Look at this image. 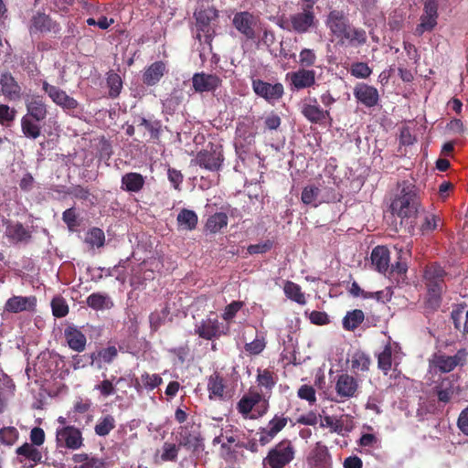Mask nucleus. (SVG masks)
<instances>
[{
    "label": "nucleus",
    "mask_w": 468,
    "mask_h": 468,
    "mask_svg": "<svg viewBox=\"0 0 468 468\" xmlns=\"http://www.w3.org/2000/svg\"><path fill=\"white\" fill-rule=\"evenodd\" d=\"M222 80L216 74L197 72L192 77V85L196 92H210L221 86Z\"/></svg>",
    "instance_id": "nucleus-19"
},
{
    "label": "nucleus",
    "mask_w": 468,
    "mask_h": 468,
    "mask_svg": "<svg viewBox=\"0 0 468 468\" xmlns=\"http://www.w3.org/2000/svg\"><path fill=\"white\" fill-rule=\"evenodd\" d=\"M266 347V341L264 337H256L253 341L246 343L244 349L247 353L252 356L260 355Z\"/></svg>",
    "instance_id": "nucleus-56"
},
{
    "label": "nucleus",
    "mask_w": 468,
    "mask_h": 468,
    "mask_svg": "<svg viewBox=\"0 0 468 468\" xmlns=\"http://www.w3.org/2000/svg\"><path fill=\"white\" fill-rule=\"evenodd\" d=\"M292 91L301 90L313 87L315 84V71L308 69H299L296 71L288 72L285 76Z\"/></svg>",
    "instance_id": "nucleus-13"
},
{
    "label": "nucleus",
    "mask_w": 468,
    "mask_h": 468,
    "mask_svg": "<svg viewBox=\"0 0 468 468\" xmlns=\"http://www.w3.org/2000/svg\"><path fill=\"white\" fill-rule=\"evenodd\" d=\"M31 23V30L40 32L42 34H50L56 37L61 31L59 24L44 13H37L35 15L32 17Z\"/></svg>",
    "instance_id": "nucleus-23"
},
{
    "label": "nucleus",
    "mask_w": 468,
    "mask_h": 468,
    "mask_svg": "<svg viewBox=\"0 0 468 468\" xmlns=\"http://www.w3.org/2000/svg\"><path fill=\"white\" fill-rule=\"evenodd\" d=\"M447 272L438 263H431L426 266L424 270V280L427 288L446 290L445 277Z\"/></svg>",
    "instance_id": "nucleus-21"
},
{
    "label": "nucleus",
    "mask_w": 468,
    "mask_h": 468,
    "mask_svg": "<svg viewBox=\"0 0 468 468\" xmlns=\"http://www.w3.org/2000/svg\"><path fill=\"white\" fill-rule=\"evenodd\" d=\"M26 116L45 122L48 112V106L41 95L33 94L27 98L26 101Z\"/></svg>",
    "instance_id": "nucleus-24"
},
{
    "label": "nucleus",
    "mask_w": 468,
    "mask_h": 468,
    "mask_svg": "<svg viewBox=\"0 0 468 468\" xmlns=\"http://www.w3.org/2000/svg\"><path fill=\"white\" fill-rule=\"evenodd\" d=\"M140 125L144 126L151 134V138L158 140L162 131V122L159 120L150 121L142 117Z\"/></svg>",
    "instance_id": "nucleus-49"
},
{
    "label": "nucleus",
    "mask_w": 468,
    "mask_h": 468,
    "mask_svg": "<svg viewBox=\"0 0 468 468\" xmlns=\"http://www.w3.org/2000/svg\"><path fill=\"white\" fill-rule=\"evenodd\" d=\"M95 389L100 391V394L104 397H110L116 391L115 386L112 380L104 379L95 386Z\"/></svg>",
    "instance_id": "nucleus-63"
},
{
    "label": "nucleus",
    "mask_w": 468,
    "mask_h": 468,
    "mask_svg": "<svg viewBox=\"0 0 468 468\" xmlns=\"http://www.w3.org/2000/svg\"><path fill=\"white\" fill-rule=\"evenodd\" d=\"M176 221L179 229L192 231L197 227L198 217L194 210L182 208L176 217Z\"/></svg>",
    "instance_id": "nucleus-34"
},
{
    "label": "nucleus",
    "mask_w": 468,
    "mask_h": 468,
    "mask_svg": "<svg viewBox=\"0 0 468 468\" xmlns=\"http://www.w3.org/2000/svg\"><path fill=\"white\" fill-rule=\"evenodd\" d=\"M371 263L375 270L386 274L389 270V250L385 246H377L371 252Z\"/></svg>",
    "instance_id": "nucleus-29"
},
{
    "label": "nucleus",
    "mask_w": 468,
    "mask_h": 468,
    "mask_svg": "<svg viewBox=\"0 0 468 468\" xmlns=\"http://www.w3.org/2000/svg\"><path fill=\"white\" fill-rule=\"evenodd\" d=\"M393 214L402 219L415 218L420 207V197L417 186L408 181L399 184V193L391 202Z\"/></svg>",
    "instance_id": "nucleus-2"
},
{
    "label": "nucleus",
    "mask_w": 468,
    "mask_h": 468,
    "mask_svg": "<svg viewBox=\"0 0 468 468\" xmlns=\"http://www.w3.org/2000/svg\"><path fill=\"white\" fill-rule=\"evenodd\" d=\"M141 381L144 383V389L154 390L163 383L162 378L158 374H149L144 372L141 375Z\"/></svg>",
    "instance_id": "nucleus-53"
},
{
    "label": "nucleus",
    "mask_w": 468,
    "mask_h": 468,
    "mask_svg": "<svg viewBox=\"0 0 468 468\" xmlns=\"http://www.w3.org/2000/svg\"><path fill=\"white\" fill-rule=\"evenodd\" d=\"M106 82L109 88V96L111 98L118 97L122 88V81L121 77L117 73L110 71L108 73Z\"/></svg>",
    "instance_id": "nucleus-46"
},
{
    "label": "nucleus",
    "mask_w": 468,
    "mask_h": 468,
    "mask_svg": "<svg viewBox=\"0 0 468 468\" xmlns=\"http://www.w3.org/2000/svg\"><path fill=\"white\" fill-rule=\"evenodd\" d=\"M86 303L93 310H102L112 306V303L106 294L93 292L88 296Z\"/></svg>",
    "instance_id": "nucleus-44"
},
{
    "label": "nucleus",
    "mask_w": 468,
    "mask_h": 468,
    "mask_svg": "<svg viewBox=\"0 0 468 468\" xmlns=\"http://www.w3.org/2000/svg\"><path fill=\"white\" fill-rule=\"evenodd\" d=\"M180 446L178 444L165 441L162 447L161 460L163 462H176Z\"/></svg>",
    "instance_id": "nucleus-47"
},
{
    "label": "nucleus",
    "mask_w": 468,
    "mask_h": 468,
    "mask_svg": "<svg viewBox=\"0 0 468 468\" xmlns=\"http://www.w3.org/2000/svg\"><path fill=\"white\" fill-rule=\"evenodd\" d=\"M0 93L9 101H19L22 97V87L9 70H0Z\"/></svg>",
    "instance_id": "nucleus-14"
},
{
    "label": "nucleus",
    "mask_w": 468,
    "mask_h": 468,
    "mask_svg": "<svg viewBox=\"0 0 468 468\" xmlns=\"http://www.w3.org/2000/svg\"><path fill=\"white\" fill-rule=\"evenodd\" d=\"M243 303L240 301H233L225 307L224 313L222 314L223 320L230 322L237 314V313L242 308Z\"/></svg>",
    "instance_id": "nucleus-60"
},
{
    "label": "nucleus",
    "mask_w": 468,
    "mask_h": 468,
    "mask_svg": "<svg viewBox=\"0 0 468 468\" xmlns=\"http://www.w3.org/2000/svg\"><path fill=\"white\" fill-rule=\"evenodd\" d=\"M252 90L256 95L270 103L279 101L284 94L283 85L280 82L271 84L260 79L252 80Z\"/></svg>",
    "instance_id": "nucleus-12"
},
{
    "label": "nucleus",
    "mask_w": 468,
    "mask_h": 468,
    "mask_svg": "<svg viewBox=\"0 0 468 468\" xmlns=\"http://www.w3.org/2000/svg\"><path fill=\"white\" fill-rule=\"evenodd\" d=\"M41 122L24 115L21 118V131L24 136L33 140L38 138L41 135Z\"/></svg>",
    "instance_id": "nucleus-37"
},
{
    "label": "nucleus",
    "mask_w": 468,
    "mask_h": 468,
    "mask_svg": "<svg viewBox=\"0 0 468 468\" xmlns=\"http://www.w3.org/2000/svg\"><path fill=\"white\" fill-rule=\"evenodd\" d=\"M66 341L74 351L82 352L86 347L87 338L76 326L69 325L64 331Z\"/></svg>",
    "instance_id": "nucleus-30"
},
{
    "label": "nucleus",
    "mask_w": 468,
    "mask_h": 468,
    "mask_svg": "<svg viewBox=\"0 0 468 468\" xmlns=\"http://www.w3.org/2000/svg\"><path fill=\"white\" fill-rule=\"evenodd\" d=\"M194 17L198 31L197 38L201 40L202 33L204 41L211 45L216 35L215 27L212 26V23L218 18V11L215 7L201 8L194 13Z\"/></svg>",
    "instance_id": "nucleus-4"
},
{
    "label": "nucleus",
    "mask_w": 468,
    "mask_h": 468,
    "mask_svg": "<svg viewBox=\"0 0 468 468\" xmlns=\"http://www.w3.org/2000/svg\"><path fill=\"white\" fill-rule=\"evenodd\" d=\"M317 57L314 49L304 48L299 54V64L305 68L314 66Z\"/></svg>",
    "instance_id": "nucleus-55"
},
{
    "label": "nucleus",
    "mask_w": 468,
    "mask_h": 468,
    "mask_svg": "<svg viewBox=\"0 0 468 468\" xmlns=\"http://www.w3.org/2000/svg\"><path fill=\"white\" fill-rule=\"evenodd\" d=\"M325 26L333 37L341 46L357 48L367 41V32L364 28L353 26L343 10H331L325 20Z\"/></svg>",
    "instance_id": "nucleus-1"
},
{
    "label": "nucleus",
    "mask_w": 468,
    "mask_h": 468,
    "mask_svg": "<svg viewBox=\"0 0 468 468\" xmlns=\"http://www.w3.org/2000/svg\"><path fill=\"white\" fill-rule=\"evenodd\" d=\"M195 334L204 340L218 339L227 334L224 326L218 321V317H207L202 319L195 325Z\"/></svg>",
    "instance_id": "nucleus-10"
},
{
    "label": "nucleus",
    "mask_w": 468,
    "mask_h": 468,
    "mask_svg": "<svg viewBox=\"0 0 468 468\" xmlns=\"http://www.w3.org/2000/svg\"><path fill=\"white\" fill-rule=\"evenodd\" d=\"M297 12L291 14V25L293 33L303 35L315 29L319 20L316 16L315 5L296 0Z\"/></svg>",
    "instance_id": "nucleus-3"
},
{
    "label": "nucleus",
    "mask_w": 468,
    "mask_h": 468,
    "mask_svg": "<svg viewBox=\"0 0 468 468\" xmlns=\"http://www.w3.org/2000/svg\"><path fill=\"white\" fill-rule=\"evenodd\" d=\"M105 241V235L102 229L92 228L87 233L86 242L98 248L102 247Z\"/></svg>",
    "instance_id": "nucleus-50"
},
{
    "label": "nucleus",
    "mask_w": 468,
    "mask_h": 468,
    "mask_svg": "<svg viewBox=\"0 0 468 468\" xmlns=\"http://www.w3.org/2000/svg\"><path fill=\"white\" fill-rule=\"evenodd\" d=\"M42 90L56 105L61 107L63 110H75L79 106L77 100L68 95L65 90L49 84L46 80L42 83Z\"/></svg>",
    "instance_id": "nucleus-15"
},
{
    "label": "nucleus",
    "mask_w": 468,
    "mask_h": 468,
    "mask_svg": "<svg viewBox=\"0 0 468 468\" xmlns=\"http://www.w3.org/2000/svg\"><path fill=\"white\" fill-rule=\"evenodd\" d=\"M16 463L24 468H33L42 462V452L33 444L24 442L16 449Z\"/></svg>",
    "instance_id": "nucleus-16"
},
{
    "label": "nucleus",
    "mask_w": 468,
    "mask_h": 468,
    "mask_svg": "<svg viewBox=\"0 0 468 468\" xmlns=\"http://www.w3.org/2000/svg\"><path fill=\"white\" fill-rule=\"evenodd\" d=\"M225 381L219 373L214 372L207 379V391L209 399L225 398Z\"/></svg>",
    "instance_id": "nucleus-33"
},
{
    "label": "nucleus",
    "mask_w": 468,
    "mask_h": 468,
    "mask_svg": "<svg viewBox=\"0 0 468 468\" xmlns=\"http://www.w3.org/2000/svg\"><path fill=\"white\" fill-rule=\"evenodd\" d=\"M309 468H333L332 457L326 445L317 441L306 457Z\"/></svg>",
    "instance_id": "nucleus-17"
},
{
    "label": "nucleus",
    "mask_w": 468,
    "mask_h": 468,
    "mask_svg": "<svg viewBox=\"0 0 468 468\" xmlns=\"http://www.w3.org/2000/svg\"><path fill=\"white\" fill-rule=\"evenodd\" d=\"M5 225V237L13 243H27L32 236L31 232L27 229L22 223L13 222L9 219L4 221Z\"/></svg>",
    "instance_id": "nucleus-25"
},
{
    "label": "nucleus",
    "mask_w": 468,
    "mask_h": 468,
    "mask_svg": "<svg viewBox=\"0 0 468 468\" xmlns=\"http://www.w3.org/2000/svg\"><path fill=\"white\" fill-rule=\"evenodd\" d=\"M36 303L37 298L35 296H13L5 302V311L16 314L27 310H33Z\"/></svg>",
    "instance_id": "nucleus-28"
},
{
    "label": "nucleus",
    "mask_w": 468,
    "mask_h": 468,
    "mask_svg": "<svg viewBox=\"0 0 468 468\" xmlns=\"http://www.w3.org/2000/svg\"><path fill=\"white\" fill-rule=\"evenodd\" d=\"M294 453L292 441L284 439L269 451L263 463L270 468H283L294 459Z\"/></svg>",
    "instance_id": "nucleus-6"
},
{
    "label": "nucleus",
    "mask_w": 468,
    "mask_h": 468,
    "mask_svg": "<svg viewBox=\"0 0 468 468\" xmlns=\"http://www.w3.org/2000/svg\"><path fill=\"white\" fill-rule=\"evenodd\" d=\"M436 25H437L436 18H434L432 16H425L422 14L420 16V23L417 26V27L415 29V35L420 37L425 31H431L435 27Z\"/></svg>",
    "instance_id": "nucleus-54"
},
{
    "label": "nucleus",
    "mask_w": 468,
    "mask_h": 468,
    "mask_svg": "<svg viewBox=\"0 0 468 468\" xmlns=\"http://www.w3.org/2000/svg\"><path fill=\"white\" fill-rule=\"evenodd\" d=\"M364 320V312L360 309H354L346 314L342 320V325L345 330L354 332Z\"/></svg>",
    "instance_id": "nucleus-39"
},
{
    "label": "nucleus",
    "mask_w": 468,
    "mask_h": 468,
    "mask_svg": "<svg viewBox=\"0 0 468 468\" xmlns=\"http://www.w3.org/2000/svg\"><path fill=\"white\" fill-rule=\"evenodd\" d=\"M116 426L115 419L112 415L107 414L100 418L94 427V431L98 436H107Z\"/></svg>",
    "instance_id": "nucleus-43"
},
{
    "label": "nucleus",
    "mask_w": 468,
    "mask_h": 468,
    "mask_svg": "<svg viewBox=\"0 0 468 468\" xmlns=\"http://www.w3.org/2000/svg\"><path fill=\"white\" fill-rule=\"evenodd\" d=\"M448 384V387H444V383L441 382L440 385H436L434 387V392L437 395L439 402L447 404L451 401L454 394V390L452 384L451 382Z\"/></svg>",
    "instance_id": "nucleus-48"
},
{
    "label": "nucleus",
    "mask_w": 468,
    "mask_h": 468,
    "mask_svg": "<svg viewBox=\"0 0 468 468\" xmlns=\"http://www.w3.org/2000/svg\"><path fill=\"white\" fill-rule=\"evenodd\" d=\"M288 418L279 415H275L267 425V429L272 432L275 436L282 431L287 425Z\"/></svg>",
    "instance_id": "nucleus-57"
},
{
    "label": "nucleus",
    "mask_w": 468,
    "mask_h": 468,
    "mask_svg": "<svg viewBox=\"0 0 468 468\" xmlns=\"http://www.w3.org/2000/svg\"><path fill=\"white\" fill-rule=\"evenodd\" d=\"M30 442L29 444H33L35 447H39L44 444L46 434L42 428L34 427L29 433Z\"/></svg>",
    "instance_id": "nucleus-61"
},
{
    "label": "nucleus",
    "mask_w": 468,
    "mask_h": 468,
    "mask_svg": "<svg viewBox=\"0 0 468 468\" xmlns=\"http://www.w3.org/2000/svg\"><path fill=\"white\" fill-rule=\"evenodd\" d=\"M357 388L358 383L354 377L348 374H342L338 377L335 390L339 397L347 399L353 398L356 396Z\"/></svg>",
    "instance_id": "nucleus-27"
},
{
    "label": "nucleus",
    "mask_w": 468,
    "mask_h": 468,
    "mask_svg": "<svg viewBox=\"0 0 468 468\" xmlns=\"http://www.w3.org/2000/svg\"><path fill=\"white\" fill-rule=\"evenodd\" d=\"M258 22V16L249 11L237 12L232 19L233 27L248 40H254L256 38L255 27Z\"/></svg>",
    "instance_id": "nucleus-9"
},
{
    "label": "nucleus",
    "mask_w": 468,
    "mask_h": 468,
    "mask_svg": "<svg viewBox=\"0 0 468 468\" xmlns=\"http://www.w3.org/2000/svg\"><path fill=\"white\" fill-rule=\"evenodd\" d=\"M446 290L427 288V295L424 302V308L426 312L434 313L441 305L442 293Z\"/></svg>",
    "instance_id": "nucleus-38"
},
{
    "label": "nucleus",
    "mask_w": 468,
    "mask_h": 468,
    "mask_svg": "<svg viewBox=\"0 0 468 468\" xmlns=\"http://www.w3.org/2000/svg\"><path fill=\"white\" fill-rule=\"evenodd\" d=\"M19 438V431L16 427L6 426L0 429V442L5 445L11 447L13 446Z\"/></svg>",
    "instance_id": "nucleus-45"
},
{
    "label": "nucleus",
    "mask_w": 468,
    "mask_h": 468,
    "mask_svg": "<svg viewBox=\"0 0 468 468\" xmlns=\"http://www.w3.org/2000/svg\"><path fill=\"white\" fill-rule=\"evenodd\" d=\"M272 241L270 239H267L263 242L258 243V244H251L247 248V250L250 254H261L265 253L271 250L272 248Z\"/></svg>",
    "instance_id": "nucleus-64"
},
{
    "label": "nucleus",
    "mask_w": 468,
    "mask_h": 468,
    "mask_svg": "<svg viewBox=\"0 0 468 468\" xmlns=\"http://www.w3.org/2000/svg\"><path fill=\"white\" fill-rule=\"evenodd\" d=\"M371 360L369 356L364 353H356L352 359V367L361 371H367L369 369Z\"/></svg>",
    "instance_id": "nucleus-58"
},
{
    "label": "nucleus",
    "mask_w": 468,
    "mask_h": 468,
    "mask_svg": "<svg viewBox=\"0 0 468 468\" xmlns=\"http://www.w3.org/2000/svg\"><path fill=\"white\" fill-rule=\"evenodd\" d=\"M350 74L357 79H367L371 73V68L366 62H355L349 69Z\"/></svg>",
    "instance_id": "nucleus-51"
},
{
    "label": "nucleus",
    "mask_w": 468,
    "mask_h": 468,
    "mask_svg": "<svg viewBox=\"0 0 468 468\" xmlns=\"http://www.w3.org/2000/svg\"><path fill=\"white\" fill-rule=\"evenodd\" d=\"M298 397L313 404L316 401L315 389L310 385H302L298 389Z\"/></svg>",
    "instance_id": "nucleus-62"
},
{
    "label": "nucleus",
    "mask_w": 468,
    "mask_h": 468,
    "mask_svg": "<svg viewBox=\"0 0 468 468\" xmlns=\"http://www.w3.org/2000/svg\"><path fill=\"white\" fill-rule=\"evenodd\" d=\"M56 443L58 448L78 450L83 445L82 433L72 425L59 427L56 431Z\"/></svg>",
    "instance_id": "nucleus-8"
},
{
    "label": "nucleus",
    "mask_w": 468,
    "mask_h": 468,
    "mask_svg": "<svg viewBox=\"0 0 468 468\" xmlns=\"http://www.w3.org/2000/svg\"><path fill=\"white\" fill-rule=\"evenodd\" d=\"M229 218L224 212H216L210 215L205 224V229L212 234L220 232L228 226Z\"/></svg>",
    "instance_id": "nucleus-36"
},
{
    "label": "nucleus",
    "mask_w": 468,
    "mask_h": 468,
    "mask_svg": "<svg viewBox=\"0 0 468 468\" xmlns=\"http://www.w3.org/2000/svg\"><path fill=\"white\" fill-rule=\"evenodd\" d=\"M400 351V346L398 343H391L388 341L383 350L377 356L378 358V368L388 376L393 367L394 378H397L400 374V370L398 369L400 361L398 357V354Z\"/></svg>",
    "instance_id": "nucleus-7"
},
{
    "label": "nucleus",
    "mask_w": 468,
    "mask_h": 468,
    "mask_svg": "<svg viewBox=\"0 0 468 468\" xmlns=\"http://www.w3.org/2000/svg\"><path fill=\"white\" fill-rule=\"evenodd\" d=\"M52 314L57 318H62L69 314V306L62 297H55L51 301Z\"/></svg>",
    "instance_id": "nucleus-52"
},
{
    "label": "nucleus",
    "mask_w": 468,
    "mask_h": 468,
    "mask_svg": "<svg viewBox=\"0 0 468 468\" xmlns=\"http://www.w3.org/2000/svg\"><path fill=\"white\" fill-rule=\"evenodd\" d=\"M16 110L11 109L6 104H0V124L3 126H9L15 120Z\"/></svg>",
    "instance_id": "nucleus-59"
},
{
    "label": "nucleus",
    "mask_w": 468,
    "mask_h": 468,
    "mask_svg": "<svg viewBox=\"0 0 468 468\" xmlns=\"http://www.w3.org/2000/svg\"><path fill=\"white\" fill-rule=\"evenodd\" d=\"M301 112L312 123H323L330 117V112L322 109L315 98L310 99L309 103H304Z\"/></svg>",
    "instance_id": "nucleus-26"
},
{
    "label": "nucleus",
    "mask_w": 468,
    "mask_h": 468,
    "mask_svg": "<svg viewBox=\"0 0 468 468\" xmlns=\"http://www.w3.org/2000/svg\"><path fill=\"white\" fill-rule=\"evenodd\" d=\"M284 293L290 300L304 305L306 303L304 293L302 292L301 286L293 282L287 281L283 287Z\"/></svg>",
    "instance_id": "nucleus-41"
},
{
    "label": "nucleus",
    "mask_w": 468,
    "mask_h": 468,
    "mask_svg": "<svg viewBox=\"0 0 468 468\" xmlns=\"http://www.w3.org/2000/svg\"><path fill=\"white\" fill-rule=\"evenodd\" d=\"M195 161L202 168L218 171L221 168L224 161L222 150L210 144L209 149L207 148L197 153Z\"/></svg>",
    "instance_id": "nucleus-11"
},
{
    "label": "nucleus",
    "mask_w": 468,
    "mask_h": 468,
    "mask_svg": "<svg viewBox=\"0 0 468 468\" xmlns=\"http://www.w3.org/2000/svg\"><path fill=\"white\" fill-rule=\"evenodd\" d=\"M467 358L468 351L465 348L459 349L453 356L435 353L430 359V366L434 367L436 373L445 374L453 371L457 367H464Z\"/></svg>",
    "instance_id": "nucleus-5"
},
{
    "label": "nucleus",
    "mask_w": 468,
    "mask_h": 468,
    "mask_svg": "<svg viewBox=\"0 0 468 468\" xmlns=\"http://www.w3.org/2000/svg\"><path fill=\"white\" fill-rule=\"evenodd\" d=\"M320 192V188L314 185L306 186L302 191L301 200L305 205L317 207L322 202L319 200Z\"/></svg>",
    "instance_id": "nucleus-42"
},
{
    "label": "nucleus",
    "mask_w": 468,
    "mask_h": 468,
    "mask_svg": "<svg viewBox=\"0 0 468 468\" xmlns=\"http://www.w3.org/2000/svg\"><path fill=\"white\" fill-rule=\"evenodd\" d=\"M465 307V303L459 304L456 308H454L452 311L451 314L454 328L458 331H461L464 335H468V310L465 313V322L462 325V319Z\"/></svg>",
    "instance_id": "nucleus-40"
},
{
    "label": "nucleus",
    "mask_w": 468,
    "mask_h": 468,
    "mask_svg": "<svg viewBox=\"0 0 468 468\" xmlns=\"http://www.w3.org/2000/svg\"><path fill=\"white\" fill-rule=\"evenodd\" d=\"M176 441L180 447L197 452L202 447L203 439L199 432L191 431L188 426L184 425L177 430Z\"/></svg>",
    "instance_id": "nucleus-22"
},
{
    "label": "nucleus",
    "mask_w": 468,
    "mask_h": 468,
    "mask_svg": "<svg viewBox=\"0 0 468 468\" xmlns=\"http://www.w3.org/2000/svg\"><path fill=\"white\" fill-rule=\"evenodd\" d=\"M166 72V66L163 61H155L145 69L143 81L147 86L156 85Z\"/></svg>",
    "instance_id": "nucleus-31"
},
{
    "label": "nucleus",
    "mask_w": 468,
    "mask_h": 468,
    "mask_svg": "<svg viewBox=\"0 0 468 468\" xmlns=\"http://www.w3.org/2000/svg\"><path fill=\"white\" fill-rule=\"evenodd\" d=\"M357 102L365 107L373 108L378 104L379 94L377 88L367 83H357L353 90Z\"/></svg>",
    "instance_id": "nucleus-20"
},
{
    "label": "nucleus",
    "mask_w": 468,
    "mask_h": 468,
    "mask_svg": "<svg viewBox=\"0 0 468 468\" xmlns=\"http://www.w3.org/2000/svg\"><path fill=\"white\" fill-rule=\"evenodd\" d=\"M262 400L263 409L259 412L260 415H263L267 412L269 407L268 399L264 398L263 393H260L259 391L250 388L249 392L245 394L238 402L237 410L242 416L246 417L249 413H250L252 409Z\"/></svg>",
    "instance_id": "nucleus-18"
},
{
    "label": "nucleus",
    "mask_w": 468,
    "mask_h": 468,
    "mask_svg": "<svg viewBox=\"0 0 468 468\" xmlns=\"http://www.w3.org/2000/svg\"><path fill=\"white\" fill-rule=\"evenodd\" d=\"M121 188L126 192L138 193L145 184L144 176L136 172H129L122 176Z\"/></svg>",
    "instance_id": "nucleus-32"
},
{
    "label": "nucleus",
    "mask_w": 468,
    "mask_h": 468,
    "mask_svg": "<svg viewBox=\"0 0 468 468\" xmlns=\"http://www.w3.org/2000/svg\"><path fill=\"white\" fill-rule=\"evenodd\" d=\"M256 380L258 386L265 389V392L262 391L264 397L269 393L268 398H270L271 390L277 383V376L275 373L268 368H258Z\"/></svg>",
    "instance_id": "nucleus-35"
}]
</instances>
